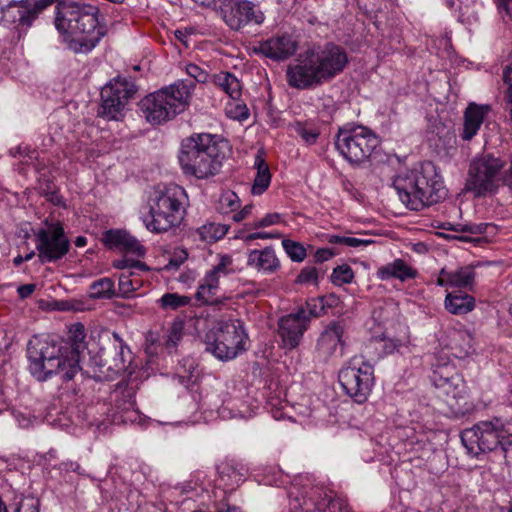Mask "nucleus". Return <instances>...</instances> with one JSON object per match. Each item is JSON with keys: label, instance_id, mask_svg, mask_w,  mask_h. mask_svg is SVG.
Listing matches in <instances>:
<instances>
[{"label": "nucleus", "instance_id": "nucleus-4", "mask_svg": "<svg viewBox=\"0 0 512 512\" xmlns=\"http://www.w3.org/2000/svg\"><path fill=\"white\" fill-rule=\"evenodd\" d=\"M226 142L209 133L192 134L181 142L178 155L185 175L205 179L217 174L225 157Z\"/></svg>", "mask_w": 512, "mask_h": 512}, {"label": "nucleus", "instance_id": "nucleus-15", "mask_svg": "<svg viewBox=\"0 0 512 512\" xmlns=\"http://www.w3.org/2000/svg\"><path fill=\"white\" fill-rule=\"evenodd\" d=\"M312 316H316V313L311 308V304L307 302L305 306L298 308L296 312L279 318L278 335L284 348L292 350L299 346Z\"/></svg>", "mask_w": 512, "mask_h": 512}, {"label": "nucleus", "instance_id": "nucleus-23", "mask_svg": "<svg viewBox=\"0 0 512 512\" xmlns=\"http://www.w3.org/2000/svg\"><path fill=\"white\" fill-rule=\"evenodd\" d=\"M247 265L259 272L273 273L280 267L279 259L272 247L252 250L248 254Z\"/></svg>", "mask_w": 512, "mask_h": 512}, {"label": "nucleus", "instance_id": "nucleus-51", "mask_svg": "<svg viewBox=\"0 0 512 512\" xmlns=\"http://www.w3.org/2000/svg\"><path fill=\"white\" fill-rule=\"evenodd\" d=\"M335 255V253L329 249V248H321L318 249L315 253V260L318 263L325 262L332 258Z\"/></svg>", "mask_w": 512, "mask_h": 512}, {"label": "nucleus", "instance_id": "nucleus-27", "mask_svg": "<svg viewBox=\"0 0 512 512\" xmlns=\"http://www.w3.org/2000/svg\"><path fill=\"white\" fill-rule=\"evenodd\" d=\"M85 328L81 323H75L71 325L69 330L70 346H63L67 356H72L73 352L76 353L77 365H79L80 351L85 348Z\"/></svg>", "mask_w": 512, "mask_h": 512}, {"label": "nucleus", "instance_id": "nucleus-57", "mask_svg": "<svg viewBox=\"0 0 512 512\" xmlns=\"http://www.w3.org/2000/svg\"><path fill=\"white\" fill-rule=\"evenodd\" d=\"M448 275H443L442 270L439 273V277L437 278V285L443 286V287H450V281H449Z\"/></svg>", "mask_w": 512, "mask_h": 512}, {"label": "nucleus", "instance_id": "nucleus-41", "mask_svg": "<svg viewBox=\"0 0 512 512\" xmlns=\"http://www.w3.org/2000/svg\"><path fill=\"white\" fill-rule=\"evenodd\" d=\"M183 324L181 322H173L166 339V346L168 348L176 347L177 343L182 338Z\"/></svg>", "mask_w": 512, "mask_h": 512}, {"label": "nucleus", "instance_id": "nucleus-13", "mask_svg": "<svg viewBox=\"0 0 512 512\" xmlns=\"http://www.w3.org/2000/svg\"><path fill=\"white\" fill-rule=\"evenodd\" d=\"M338 379L347 395L363 403L374 385V369L368 363L353 359L339 371Z\"/></svg>", "mask_w": 512, "mask_h": 512}, {"label": "nucleus", "instance_id": "nucleus-9", "mask_svg": "<svg viewBox=\"0 0 512 512\" xmlns=\"http://www.w3.org/2000/svg\"><path fill=\"white\" fill-rule=\"evenodd\" d=\"M379 144L380 140L372 129L356 124L339 128L335 139L339 153L353 165L368 161Z\"/></svg>", "mask_w": 512, "mask_h": 512}, {"label": "nucleus", "instance_id": "nucleus-55", "mask_svg": "<svg viewBox=\"0 0 512 512\" xmlns=\"http://www.w3.org/2000/svg\"><path fill=\"white\" fill-rule=\"evenodd\" d=\"M35 290L34 284H25L18 287V294L21 298L29 297Z\"/></svg>", "mask_w": 512, "mask_h": 512}, {"label": "nucleus", "instance_id": "nucleus-62", "mask_svg": "<svg viewBox=\"0 0 512 512\" xmlns=\"http://www.w3.org/2000/svg\"><path fill=\"white\" fill-rule=\"evenodd\" d=\"M23 261H24V259H23V257H22V256H17V257H15V258H14V261H13V262H14V264H15L16 266H18V265H20Z\"/></svg>", "mask_w": 512, "mask_h": 512}, {"label": "nucleus", "instance_id": "nucleus-37", "mask_svg": "<svg viewBox=\"0 0 512 512\" xmlns=\"http://www.w3.org/2000/svg\"><path fill=\"white\" fill-rule=\"evenodd\" d=\"M439 386L444 389L447 395L451 394L453 398L461 397L465 390V386L458 376L443 379Z\"/></svg>", "mask_w": 512, "mask_h": 512}, {"label": "nucleus", "instance_id": "nucleus-36", "mask_svg": "<svg viewBox=\"0 0 512 512\" xmlns=\"http://www.w3.org/2000/svg\"><path fill=\"white\" fill-rule=\"evenodd\" d=\"M354 278V272L352 268L343 264L333 269L331 274V281L333 284L341 286L343 284L351 283Z\"/></svg>", "mask_w": 512, "mask_h": 512}, {"label": "nucleus", "instance_id": "nucleus-28", "mask_svg": "<svg viewBox=\"0 0 512 512\" xmlns=\"http://www.w3.org/2000/svg\"><path fill=\"white\" fill-rule=\"evenodd\" d=\"M255 165L257 174L251 192L253 195H261L270 185L271 174L268 165L262 158L257 157Z\"/></svg>", "mask_w": 512, "mask_h": 512}, {"label": "nucleus", "instance_id": "nucleus-60", "mask_svg": "<svg viewBox=\"0 0 512 512\" xmlns=\"http://www.w3.org/2000/svg\"><path fill=\"white\" fill-rule=\"evenodd\" d=\"M195 3H198L202 6H211L214 3V0H193Z\"/></svg>", "mask_w": 512, "mask_h": 512}, {"label": "nucleus", "instance_id": "nucleus-47", "mask_svg": "<svg viewBox=\"0 0 512 512\" xmlns=\"http://www.w3.org/2000/svg\"><path fill=\"white\" fill-rule=\"evenodd\" d=\"M297 134L308 144H313L319 136V133L315 130H308L305 126L298 123L296 125Z\"/></svg>", "mask_w": 512, "mask_h": 512}, {"label": "nucleus", "instance_id": "nucleus-22", "mask_svg": "<svg viewBox=\"0 0 512 512\" xmlns=\"http://www.w3.org/2000/svg\"><path fill=\"white\" fill-rule=\"evenodd\" d=\"M417 274V270L408 265L402 259H395L393 262L379 267L376 272L377 278L382 281H387L393 278L398 279L401 282L414 279L417 277Z\"/></svg>", "mask_w": 512, "mask_h": 512}, {"label": "nucleus", "instance_id": "nucleus-40", "mask_svg": "<svg viewBox=\"0 0 512 512\" xmlns=\"http://www.w3.org/2000/svg\"><path fill=\"white\" fill-rule=\"evenodd\" d=\"M233 261L232 258L228 255L221 256L217 265L213 267L207 274L214 276L215 278L220 279L222 275H228L232 269L230 268Z\"/></svg>", "mask_w": 512, "mask_h": 512}, {"label": "nucleus", "instance_id": "nucleus-12", "mask_svg": "<svg viewBox=\"0 0 512 512\" xmlns=\"http://www.w3.org/2000/svg\"><path fill=\"white\" fill-rule=\"evenodd\" d=\"M43 224L44 227L35 232L39 262L41 264L56 262L69 252L70 241L59 221H52L47 218Z\"/></svg>", "mask_w": 512, "mask_h": 512}, {"label": "nucleus", "instance_id": "nucleus-54", "mask_svg": "<svg viewBox=\"0 0 512 512\" xmlns=\"http://www.w3.org/2000/svg\"><path fill=\"white\" fill-rule=\"evenodd\" d=\"M16 512H38L37 505L32 501L21 502Z\"/></svg>", "mask_w": 512, "mask_h": 512}, {"label": "nucleus", "instance_id": "nucleus-10", "mask_svg": "<svg viewBox=\"0 0 512 512\" xmlns=\"http://www.w3.org/2000/svg\"><path fill=\"white\" fill-rule=\"evenodd\" d=\"M512 436L510 427H506L500 419L481 421L461 432V441L468 453L478 455L480 452H489L501 446L506 453L509 452Z\"/></svg>", "mask_w": 512, "mask_h": 512}, {"label": "nucleus", "instance_id": "nucleus-6", "mask_svg": "<svg viewBox=\"0 0 512 512\" xmlns=\"http://www.w3.org/2000/svg\"><path fill=\"white\" fill-rule=\"evenodd\" d=\"M193 90L192 81H177L144 97L139 102L140 110L149 123L162 124L188 107Z\"/></svg>", "mask_w": 512, "mask_h": 512}, {"label": "nucleus", "instance_id": "nucleus-7", "mask_svg": "<svg viewBox=\"0 0 512 512\" xmlns=\"http://www.w3.org/2000/svg\"><path fill=\"white\" fill-rule=\"evenodd\" d=\"M185 196V190L175 184L157 192L150 206V220H144L147 229L162 233L179 225L183 219Z\"/></svg>", "mask_w": 512, "mask_h": 512}, {"label": "nucleus", "instance_id": "nucleus-33", "mask_svg": "<svg viewBox=\"0 0 512 512\" xmlns=\"http://www.w3.org/2000/svg\"><path fill=\"white\" fill-rule=\"evenodd\" d=\"M316 509L319 511H325L328 509L330 512H349V507L346 500L340 497H333L328 493H324V496L316 503Z\"/></svg>", "mask_w": 512, "mask_h": 512}, {"label": "nucleus", "instance_id": "nucleus-58", "mask_svg": "<svg viewBox=\"0 0 512 512\" xmlns=\"http://www.w3.org/2000/svg\"><path fill=\"white\" fill-rule=\"evenodd\" d=\"M501 183H504L512 189V162L508 172L502 177Z\"/></svg>", "mask_w": 512, "mask_h": 512}, {"label": "nucleus", "instance_id": "nucleus-16", "mask_svg": "<svg viewBox=\"0 0 512 512\" xmlns=\"http://www.w3.org/2000/svg\"><path fill=\"white\" fill-rule=\"evenodd\" d=\"M220 11L224 22L236 31L250 23L260 25L265 20L263 12L247 0H224Z\"/></svg>", "mask_w": 512, "mask_h": 512}, {"label": "nucleus", "instance_id": "nucleus-44", "mask_svg": "<svg viewBox=\"0 0 512 512\" xmlns=\"http://www.w3.org/2000/svg\"><path fill=\"white\" fill-rule=\"evenodd\" d=\"M280 221V214L278 213H269L262 219L255 221L253 223L246 224L247 229H258L264 228L271 225H274Z\"/></svg>", "mask_w": 512, "mask_h": 512}, {"label": "nucleus", "instance_id": "nucleus-17", "mask_svg": "<svg viewBox=\"0 0 512 512\" xmlns=\"http://www.w3.org/2000/svg\"><path fill=\"white\" fill-rule=\"evenodd\" d=\"M100 337L107 344V346H101L99 351L101 365L113 373L124 371L126 369L124 350L128 347L119 334L104 330Z\"/></svg>", "mask_w": 512, "mask_h": 512}, {"label": "nucleus", "instance_id": "nucleus-63", "mask_svg": "<svg viewBox=\"0 0 512 512\" xmlns=\"http://www.w3.org/2000/svg\"><path fill=\"white\" fill-rule=\"evenodd\" d=\"M175 36L177 39H179L180 41H183V37H184V33L180 30H176L175 31Z\"/></svg>", "mask_w": 512, "mask_h": 512}, {"label": "nucleus", "instance_id": "nucleus-59", "mask_svg": "<svg viewBox=\"0 0 512 512\" xmlns=\"http://www.w3.org/2000/svg\"><path fill=\"white\" fill-rule=\"evenodd\" d=\"M87 244V239L84 236H78L75 240V245L77 247H84Z\"/></svg>", "mask_w": 512, "mask_h": 512}, {"label": "nucleus", "instance_id": "nucleus-26", "mask_svg": "<svg viewBox=\"0 0 512 512\" xmlns=\"http://www.w3.org/2000/svg\"><path fill=\"white\" fill-rule=\"evenodd\" d=\"M212 81L232 99L237 100L240 98L242 87L240 81L233 74L219 72L212 75Z\"/></svg>", "mask_w": 512, "mask_h": 512}, {"label": "nucleus", "instance_id": "nucleus-32", "mask_svg": "<svg viewBox=\"0 0 512 512\" xmlns=\"http://www.w3.org/2000/svg\"><path fill=\"white\" fill-rule=\"evenodd\" d=\"M119 292L122 297H129L142 286V281L131 270L123 271L119 275Z\"/></svg>", "mask_w": 512, "mask_h": 512}, {"label": "nucleus", "instance_id": "nucleus-50", "mask_svg": "<svg viewBox=\"0 0 512 512\" xmlns=\"http://www.w3.org/2000/svg\"><path fill=\"white\" fill-rule=\"evenodd\" d=\"M488 224L481 223V224H474V225H464L461 228V231L463 232H470L471 234H484L486 232V229L488 228Z\"/></svg>", "mask_w": 512, "mask_h": 512}, {"label": "nucleus", "instance_id": "nucleus-30", "mask_svg": "<svg viewBox=\"0 0 512 512\" xmlns=\"http://www.w3.org/2000/svg\"><path fill=\"white\" fill-rule=\"evenodd\" d=\"M219 286V279L206 274L202 283L198 287L196 297L198 300H202L207 304H213L214 299L213 296L216 294V291Z\"/></svg>", "mask_w": 512, "mask_h": 512}, {"label": "nucleus", "instance_id": "nucleus-49", "mask_svg": "<svg viewBox=\"0 0 512 512\" xmlns=\"http://www.w3.org/2000/svg\"><path fill=\"white\" fill-rule=\"evenodd\" d=\"M280 233H267V232H254L248 234L244 237L245 242H250L255 239H272V238H280Z\"/></svg>", "mask_w": 512, "mask_h": 512}, {"label": "nucleus", "instance_id": "nucleus-2", "mask_svg": "<svg viewBox=\"0 0 512 512\" xmlns=\"http://www.w3.org/2000/svg\"><path fill=\"white\" fill-rule=\"evenodd\" d=\"M393 186L402 203L410 210L420 211L445 199L447 191L432 162L419 169L397 175Z\"/></svg>", "mask_w": 512, "mask_h": 512}, {"label": "nucleus", "instance_id": "nucleus-48", "mask_svg": "<svg viewBox=\"0 0 512 512\" xmlns=\"http://www.w3.org/2000/svg\"><path fill=\"white\" fill-rule=\"evenodd\" d=\"M494 3L496 4L498 12L504 21H507L505 16H507L509 19L512 18L510 9L511 0H494Z\"/></svg>", "mask_w": 512, "mask_h": 512}, {"label": "nucleus", "instance_id": "nucleus-1", "mask_svg": "<svg viewBox=\"0 0 512 512\" xmlns=\"http://www.w3.org/2000/svg\"><path fill=\"white\" fill-rule=\"evenodd\" d=\"M348 63L346 50L333 42H328L306 51L300 63L288 66L287 82L297 89L318 86L341 74Z\"/></svg>", "mask_w": 512, "mask_h": 512}, {"label": "nucleus", "instance_id": "nucleus-14", "mask_svg": "<svg viewBox=\"0 0 512 512\" xmlns=\"http://www.w3.org/2000/svg\"><path fill=\"white\" fill-rule=\"evenodd\" d=\"M136 91L134 83L125 78L111 80L101 90L102 103L98 115L107 120H121L125 106Z\"/></svg>", "mask_w": 512, "mask_h": 512}, {"label": "nucleus", "instance_id": "nucleus-5", "mask_svg": "<svg viewBox=\"0 0 512 512\" xmlns=\"http://www.w3.org/2000/svg\"><path fill=\"white\" fill-rule=\"evenodd\" d=\"M55 26L60 33L72 37V42L78 45L74 47L78 52L91 51L102 35L100 29L97 30V9L91 6H63L57 14Z\"/></svg>", "mask_w": 512, "mask_h": 512}, {"label": "nucleus", "instance_id": "nucleus-24", "mask_svg": "<svg viewBox=\"0 0 512 512\" xmlns=\"http://www.w3.org/2000/svg\"><path fill=\"white\" fill-rule=\"evenodd\" d=\"M475 298L461 291L447 293L444 300L445 309L453 315H465L474 310Z\"/></svg>", "mask_w": 512, "mask_h": 512}, {"label": "nucleus", "instance_id": "nucleus-25", "mask_svg": "<svg viewBox=\"0 0 512 512\" xmlns=\"http://www.w3.org/2000/svg\"><path fill=\"white\" fill-rule=\"evenodd\" d=\"M442 274L449 276L450 287L472 289L475 282V271L472 266H463L454 271L442 268Z\"/></svg>", "mask_w": 512, "mask_h": 512}, {"label": "nucleus", "instance_id": "nucleus-61", "mask_svg": "<svg viewBox=\"0 0 512 512\" xmlns=\"http://www.w3.org/2000/svg\"><path fill=\"white\" fill-rule=\"evenodd\" d=\"M35 256V252L34 251H31L30 253L26 254L23 259L24 261H29L31 260L33 257Z\"/></svg>", "mask_w": 512, "mask_h": 512}, {"label": "nucleus", "instance_id": "nucleus-35", "mask_svg": "<svg viewBox=\"0 0 512 512\" xmlns=\"http://www.w3.org/2000/svg\"><path fill=\"white\" fill-rule=\"evenodd\" d=\"M157 302L164 310H177L188 305L190 298L177 293H165Z\"/></svg>", "mask_w": 512, "mask_h": 512}, {"label": "nucleus", "instance_id": "nucleus-38", "mask_svg": "<svg viewBox=\"0 0 512 512\" xmlns=\"http://www.w3.org/2000/svg\"><path fill=\"white\" fill-rule=\"evenodd\" d=\"M282 246L292 261L301 262L306 257V249L299 242L289 239L282 241Z\"/></svg>", "mask_w": 512, "mask_h": 512}, {"label": "nucleus", "instance_id": "nucleus-8", "mask_svg": "<svg viewBox=\"0 0 512 512\" xmlns=\"http://www.w3.org/2000/svg\"><path fill=\"white\" fill-rule=\"evenodd\" d=\"M248 335L242 321L218 323L204 337L205 350L221 361H229L246 350Z\"/></svg>", "mask_w": 512, "mask_h": 512}, {"label": "nucleus", "instance_id": "nucleus-39", "mask_svg": "<svg viewBox=\"0 0 512 512\" xmlns=\"http://www.w3.org/2000/svg\"><path fill=\"white\" fill-rule=\"evenodd\" d=\"M327 241L330 244H341L348 247H360V246H368L372 244L374 241L370 239H360L356 237H346L339 235H329Z\"/></svg>", "mask_w": 512, "mask_h": 512}, {"label": "nucleus", "instance_id": "nucleus-19", "mask_svg": "<svg viewBox=\"0 0 512 512\" xmlns=\"http://www.w3.org/2000/svg\"><path fill=\"white\" fill-rule=\"evenodd\" d=\"M344 326L340 322H331L320 334L316 344L317 357L322 361H327L338 351H342L344 342L342 336Z\"/></svg>", "mask_w": 512, "mask_h": 512}, {"label": "nucleus", "instance_id": "nucleus-46", "mask_svg": "<svg viewBox=\"0 0 512 512\" xmlns=\"http://www.w3.org/2000/svg\"><path fill=\"white\" fill-rule=\"evenodd\" d=\"M188 254L184 249H176L171 256L168 264L166 265V269H178L181 264L187 259Z\"/></svg>", "mask_w": 512, "mask_h": 512}, {"label": "nucleus", "instance_id": "nucleus-56", "mask_svg": "<svg viewBox=\"0 0 512 512\" xmlns=\"http://www.w3.org/2000/svg\"><path fill=\"white\" fill-rule=\"evenodd\" d=\"M216 512H239V511H238V508L231 507L227 503H220L216 507Z\"/></svg>", "mask_w": 512, "mask_h": 512}, {"label": "nucleus", "instance_id": "nucleus-31", "mask_svg": "<svg viewBox=\"0 0 512 512\" xmlns=\"http://www.w3.org/2000/svg\"><path fill=\"white\" fill-rule=\"evenodd\" d=\"M114 295V282L110 278L98 279L90 285L89 296L93 299H109Z\"/></svg>", "mask_w": 512, "mask_h": 512}, {"label": "nucleus", "instance_id": "nucleus-34", "mask_svg": "<svg viewBox=\"0 0 512 512\" xmlns=\"http://www.w3.org/2000/svg\"><path fill=\"white\" fill-rule=\"evenodd\" d=\"M240 205V199L237 194L231 190H226L219 197L217 210L221 214H229L237 211Z\"/></svg>", "mask_w": 512, "mask_h": 512}, {"label": "nucleus", "instance_id": "nucleus-45", "mask_svg": "<svg viewBox=\"0 0 512 512\" xmlns=\"http://www.w3.org/2000/svg\"><path fill=\"white\" fill-rule=\"evenodd\" d=\"M318 271L315 267L303 268L297 276L296 282L300 284L317 283Z\"/></svg>", "mask_w": 512, "mask_h": 512}, {"label": "nucleus", "instance_id": "nucleus-29", "mask_svg": "<svg viewBox=\"0 0 512 512\" xmlns=\"http://www.w3.org/2000/svg\"><path fill=\"white\" fill-rule=\"evenodd\" d=\"M228 226L220 223H207L198 228L197 233L201 240L212 243L226 235Z\"/></svg>", "mask_w": 512, "mask_h": 512}, {"label": "nucleus", "instance_id": "nucleus-3", "mask_svg": "<svg viewBox=\"0 0 512 512\" xmlns=\"http://www.w3.org/2000/svg\"><path fill=\"white\" fill-rule=\"evenodd\" d=\"M29 371L39 381L60 375L69 381L78 373L76 353L67 356L63 345L49 335H34L27 344Z\"/></svg>", "mask_w": 512, "mask_h": 512}, {"label": "nucleus", "instance_id": "nucleus-18", "mask_svg": "<svg viewBox=\"0 0 512 512\" xmlns=\"http://www.w3.org/2000/svg\"><path fill=\"white\" fill-rule=\"evenodd\" d=\"M298 49L297 39L288 33L278 34L264 41H259L253 47V51L257 54L270 58L272 60L281 61L285 60Z\"/></svg>", "mask_w": 512, "mask_h": 512}, {"label": "nucleus", "instance_id": "nucleus-42", "mask_svg": "<svg viewBox=\"0 0 512 512\" xmlns=\"http://www.w3.org/2000/svg\"><path fill=\"white\" fill-rule=\"evenodd\" d=\"M186 72L191 78L187 79L186 81H192L194 85L195 81L199 83H205L208 81V73L195 64L187 65Z\"/></svg>", "mask_w": 512, "mask_h": 512}, {"label": "nucleus", "instance_id": "nucleus-21", "mask_svg": "<svg viewBox=\"0 0 512 512\" xmlns=\"http://www.w3.org/2000/svg\"><path fill=\"white\" fill-rule=\"evenodd\" d=\"M490 111L489 105H478L470 103L464 113V126L462 138L471 140L480 129L485 116Z\"/></svg>", "mask_w": 512, "mask_h": 512}, {"label": "nucleus", "instance_id": "nucleus-20", "mask_svg": "<svg viewBox=\"0 0 512 512\" xmlns=\"http://www.w3.org/2000/svg\"><path fill=\"white\" fill-rule=\"evenodd\" d=\"M102 241L110 249H117L138 257H142L145 254L143 245L134 236L123 230L106 231L103 234Z\"/></svg>", "mask_w": 512, "mask_h": 512}, {"label": "nucleus", "instance_id": "nucleus-52", "mask_svg": "<svg viewBox=\"0 0 512 512\" xmlns=\"http://www.w3.org/2000/svg\"><path fill=\"white\" fill-rule=\"evenodd\" d=\"M229 113L236 119L243 120L248 118L249 112L245 105L242 104H235V112L232 110L229 111Z\"/></svg>", "mask_w": 512, "mask_h": 512}, {"label": "nucleus", "instance_id": "nucleus-11", "mask_svg": "<svg viewBox=\"0 0 512 512\" xmlns=\"http://www.w3.org/2000/svg\"><path fill=\"white\" fill-rule=\"evenodd\" d=\"M505 163L492 154H483L474 158L469 166L465 190L475 197L494 193L501 185V172Z\"/></svg>", "mask_w": 512, "mask_h": 512}, {"label": "nucleus", "instance_id": "nucleus-53", "mask_svg": "<svg viewBox=\"0 0 512 512\" xmlns=\"http://www.w3.org/2000/svg\"><path fill=\"white\" fill-rule=\"evenodd\" d=\"M252 208H253V206H252V205H246V206H245V207H243L240 211H238L237 213H235V214L232 216V219H233L235 222H240V221L244 220L245 218H247V217L251 214Z\"/></svg>", "mask_w": 512, "mask_h": 512}, {"label": "nucleus", "instance_id": "nucleus-43", "mask_svg": "<svg viewBox=\"0 0 512 512\" xmlns=\"http://www.w3.org/2000/svg\"><path fill=\"white\" fill-rule=\"evenodd\" d=\"M113 266L117 269H121L123 271L131 270L133 268L147 271L149 268L146 266L145 263L138 261V260H131V259H119L113 262Z\"/></svg>", "mask_w": 512, "mask_h": 512}, {"label": "nucleus", "instance_id": "nucleus-64", "mask_svg": "<svg viewBox=\"0 0 512 512\" xmlns=\"http://www.w3.org/2000/svg\"><path fill=\"white\" fill-rule=\"evenodd\" d=\"M0 512H8L7 507L1 498H0Z\"/></svg>", "mask_w": 512, "mask_h": 512}]
</instances>
